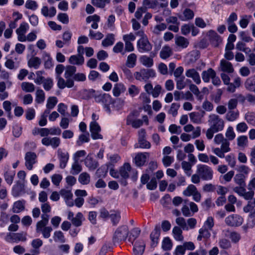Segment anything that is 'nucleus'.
Here are the masks:
<instances>
[{"label":"nucleus","mask_w":255,"mask_h":255,"mask_svg":"<svg viewBox=\"0 0 255 255\" xmlns=\"http://www.w3.org/2000/svg\"><path fill=\"white\" fill-rule=\"evenodd\" d=\"M208 123L209 128L207 129L206 136L208 139H211L215 133L223 130L225 122L216 114H210L208 117Z\"/></svg>","instance_id":"1"},{"label":"nucleus","mask_w":255,"mask_h":255,"mask_svg":"<svg viewBox=\"0 0 255 255\" xmlns=\"http://www.w3.org/2000/svg\"><path fill=\"white\" fill-rule=\"evenodd\" d=\"M95 101L103 106L105 111L107 113L109 114L111 113V105L114 104V100L111 95L106 93L100 94L95 97Z\"/></svg>","instance_id":"2"},{"label":"nucleus","mask_w":255,"mask_h":255,"mask_svg":"<svg viewBox=\"0 0 255 255\" xmlns=\"http://www.w3.org/2000/svg\"><path fill=\"white\" fill-rule=\"evenodd\" d=\"M196 172L201 176V179L203 180L209 181L213 178V170L207 165L198 164L196 166Z\"/></svg>","instance_id":"3"},{"label":"nucleus","mask_w":255,"mask_h":255,"mask_svg":"<svg viewBox=\"0 0 255 255\" xmlns=\"http://www.w3.org/2000/svg\"><path fill=\"white\" fill-rule=\"evenodd\" d=\"M119 174L121 177L127 179L130 177L133 180H136L137 178V172L132 169L128 163H125L119 169Z\"/></svg>","instance_id":"4"},{"label":"nucleus","mask_w":255,"mask_h":255,"mask_svg":"<svg viewBox=\"0 0 255 255\" xmlns=\"http://www.w3.org/2000/svg\"><path fill=\"white\" fill-rule=\"evenodd\" d=\"M135 79L139 81H147L149 78L156 77V72L152 69H141L139 71L134 73Z\"/></svg>","instance_id":"5"},{"label":"nucleus","mask_w":255,"mask_h":255,"mask_svg":"<svg viewBox=\"0 0 255 255\" xmlns=\"http://www.w3.org/2000/svg\"><path fill=\"white\" fill-rule=\"evenodd\" d=\"M137 48L139 52L144 53L150 51L152 45L149 42L147 37H143L137 40Z\"/></svg>","instance_id":"6"},{"label":"nucleus","mask_w":255,"mask_h":255,"mask_svg":"<svg viewBox=\"0 0 255 255\" xmlns=\"http://www.w3.org/2000/svg\"><path fill=\"white\" fill-rule=\"evenodd\" d=\"M128 235V229L127 226H122L116 231L113 239L115 241L126 240Z\"/></svg>","instance_id":"7"},{"label":"nucleus","mask_w":255,"mask_h":255,"mask_svg":"<svg viewBox=\"0 0 255 255\" xmlns=\"http://www.w3.org/2000/svg\"><path fill=\"white\" fill-rule=\"evenodd\" d=\"M41 143L45 146H50L52 148L55 149L60 145L61 143V140L59 137L57 136H46L44 137L41 139Z\"/></svg>","instance_id":"8"},{"label":"nucleus","mask_w":255,"mask_h":255,"mask_svg":"<svg viewBox=\"0 0 255 255\" xmlns=\"http://www.w3.org/2000/svg\"><path fill=\"white\" fill-rule=\"evenodd\" d=\"M29 29L28 24L25 22H22L19 27L16 30L17 35V39L20 42L26 41L25 33Z\"/></svg>","instance_id":"9"},{"label":"nucleus","mask_w":255,"mask_h":255,"mask_svg":"<svg viewBox=\"0 0 255 255\" xmlns=\"http://www.w3.org/2000/svg\"><path fill=\"white\" fill-rule=\"evenodd\" d=\"M90 130L93 139H102L103 136L100 134L101 128L99 125L95 122H91L90 124Z\"/></svg>","instance_id":"10"},{"label":"nucleus","mask_w":255,"mask_h":255,"mask_svg":"<svg viewBox=\"0 0 255 255\" xmlns=\"http://www.w3.org/2000/svg\"><path fill=\"white\" fill-rule=\"evenodd\" d=\"M226 223L230 226H239L243 223V219L238 215H232L225 219Z\"/></svg>","instance_id":"11"},{"label":"nucleus","mask_w":255,"mask_h":255,"mask_svg":"<svg viewBox=\"0 0 255 255\" xmlns=\"http://www.w3.org/2000/svg\"><path fill=\"white\" fill-rule=\"evenodd\" d=\"M233 191L235 193H237L239 196L244 197L246 200L251 199L254 195V191H247L246 189L242 186L235 187L233 189Z\"/></svg>","instance_id":"12"},{"label":"nucleus","mask_w":255,"mask_h":255,"mask_svg":"<svg viewBox=\"0 0 255 255\" xmlns=\"http://www.w3.org/2000/svg\"><path fill=\"white\" fill-rule=\"evenodd\" d=\"M37 156L36 154L32 152H28L25 156V165L27 169L31 170L33 168V165L35 164L37 160Z\"/></svg>","instance_id":"13"},{"label":"nucleus","mask_w":255,"mask_h":255,"mask_svg":"<svg viewBox=\"0 0 255 255\" xmlns=\"http://www.w3.org/2000/svg\"><path fill=\"white\" fill-rule=\"evenodd\" d=\"M145 244L142 239H138L133 244V252L134 255H142L144 251Z\"/></svg>","instance_id":"14"},{"label":"nucleus","mask_w":255,"mask_h":255,"mask_svg":"<svg viewBox=\"0 0 255 255\" xmlns=\"http://www.w3.org/2000/svg\"><path fill=\"white\" fill-rule=\"evenodd\" d=\"M149 155V154L147 152L137 153L134 158V162L135 165L137 166H143L146 162Z\"/></svg>","instance_id":"15"},{"label":"nucleus","mask_w":255,"mask_h":255,"mask_svg":"<svg viewBox=\"0 0 255 255\" xmlns=\"http://www.w3.org/2000/svg\"><path fill=\"white\" fill-rule=\"evenodd\" d=\"M58 158L59 160V166L61 169L66 167L69 158V153L66 151H58Z\"/></svg>","instance_id":"16"},{"label":"nucleus","mask_w":255,"mask_h":255,"mask_svg":"<svg viewBox=\"0 0 255 255\" xmlns=\"http://www.w3.org/2000/svg\"><path fill=\"white\" fill-rule=\"evenodd\" d=\"M185 75L186 77L191 78L196 84H199L201 82L199 73L194 68L187 70L185 72Z\"/></svg>","instance_id":"17"},{"label":"nucleus","mask_w":255,"mask_h":255,"mask_svg":"<svg viewBox=\"0 0 255 255\" xmlns=\"http://www.w3.org/2000/svg\"><path fill=\"white\" fill-rule=\"evenodd\" d=\"M57 79V86L59 88L63 89L65 87L71 88L74 86L73 80H65L61 76H56Z\"/></svg>","instance_id":"18"},{"label":"nucleus","mask_w":255,"mask_h":255,"mask_svg":"<svg viewBox=\"0 0 255 255\" xmlns=\"http://www.w3.org/2000/svg\"><path fill=\"white\" fill-rule=\"evenodd\" d=\"M60 194L61 196L64 198L67 206L72 207L74 205V202L72 199L73 194L70 191L62 190L60 192Z\"/></svg>","instance_id":"19"},{"label":"nucleus","mask_w":255,"mask_h":255,"mask_svg":"<svg viewBox=\"0 0 255 255\" xmlns=\"http://www.w3.org/2000/svg\"><path fill=\"white\" fill-rule=\"evenodd\" d=\"M42 60L45 69H50L53 67V61L49 53L44 52L42 54Z\"/></svg>","instance_id":"20"},{"label":"nucleus","mask_w":255,"mask_h":255,"mask_svg":"<svg viewBox=\"0 0 255 255\" xmlns=\"http://www.w3.org/2000/svg\"><path fill=\"white\" fill-rule=\"evenodd\" d=\"M220 69L222 71L228 73L234 72V68L231 63L224 59H222L220 61Z\"/></svg>","instance_id":"21"},{"label":"nucleus","mask_w":255,"mask_h":255,"mask_svg":"<svg viewBox=\"0 0 255 255\" xmlns=\"http://www.w3.org/2000/svg\"><path fill=\"white\" fill-rule=\"evenodd\" d=\"M175 44L179 48L181 49L186 48L189 44V40L184 37L179 36L175 38Z\"/></svg>","instance_id":"22"},{"label":"nucleus","mask_w":255,"mask_h":255,"mask_svg":"<svg viewBox=\"0 0 255 255\" xmlns=\"http://www.w3.org/2000/svg\"><path fill=\"white\" fill-rule=\"evenodd\" d=\"M126 90L125 85L122 83H118L114 85L113 89V94L114 96L119 97L121 94L124 93Z\"/></svg>","instance_id":"23"},{"label":"nucleus","mask_w":255,"mask_h":255,"mask_svg":"<svg viewBox=\"0 0 255 255\" xmlns=\"http://www.w3.org/2000/svg\"><path fill=\"white\" fill-rule=\"evenodd\" d=\"M216 73V72L212 68H209L206 71H203L202 73V78L203 81L205 83H209L210 79H212Z\"/></svg>","instance_id":"24"},{"label":"nucleus","mask_w":255,"mask_h":255,"mask_svg":"<svg viewBox=\"0 0 255 255\" xmlns=\"http://www.w3.org/2000/svg\"><path fill=\"white\" fill-rule=\"evenodd\" d=\"M68 61L71 64L81 65L84 62V58L81 55H73L70 57Z\"/></svg>","instance_id":"25"},{"label":"nucleus","mask_w":255,"mask_h":255,"mask_svg":"<svg viewBox=\"0 0 255 255\" xmlns=\"http://www.w3.org/2000/svg\"><path fill=\"white\" fill-rule=\"evenodd\" d=\"M41 13L45 17H52L55 15L56 10L54 7L48 8L47 6H43L41 9Z\"/></svg>","instance_id":"26"},{"label":"nucleus","mask_w":255,"mask_h":255,"mask_svg":"<svg viewBox=\"0 0 255 255\" xmlns=\"http://www.w3.org/2000/svg\"><path fill=\"white\" fill-rule=\"evenodd\" d=\"M58 102V100L55 97H50L48 98L46 103V109L45 111V114H49L51 110L53 109Z\"/></svg>","instance_id":"27"},{"label":"nucleus","mask_w":255,"mask_h":255,"mask_svg":"<svg viewBox=\"0 0 255 255\" xmlns=\"http://www.w3.org/2000/svg\"><path fill=\"white\" fill-rule=\"evenodd\" d=\"M207 35L209 37L210 40L216 46L222 42L221 37L214 30H209L207 33Z\"/></svg>","instance_id":"28"},{"label":"nucleus","mask_w":255,"mask_h":255,"mask_svg":"<svg viewBox=\"0 0 255 255\" xmlns=\"http://www.w3.org/2000/svg\"><path fill=\"white\" fill-rule=\"evenodd\" d=\"M49 221L48 216L47 215H43L42 216V220L38 222L36 224V232L40 233L43 229L46 227Z\"/></svg>","instance_id":"29"},{"label":"nucleus","mask_w":255,"mask_h":255,"mask_svg":"<svg viewBox=\"0 0 255 255\" xmlns=\"http://www.w3.org/2000/svg\"><path fill=\"white\" fill-rule=\"evenodd\" d=\"M41 63V59L39 57L33 56L28 60L27 65L29 68L37 69L39 68Z\"/></svg>","instance_id":"30"},{"label":"nucleus","mask_w":255,"mask_h":255,"mask_svg":"<svg viewBox=\"0 0 255 255\" xmlns=\"http://www.w3.org/2000/svg\"><path fill=\"white\" fill-rule=\"evenodd\" d=\"M211 230L202 226V228L199 230V235L197 238V240L200 241L202 240V238H209L211 236Z\"/></svg>","instance_id":"31"},{"label":"nucleus","mask_w":255,"mask_h":255,"mask_svg":"<svg viewBox=\"0 0 255 255\" xmlns=\"http://www.w3.org/2000/svg\"><path fill=\"white\" fill-rule=\"evenodd\" d=\"M172 235L174 239L177 241L182 242L184 240L182 229L178 226H175L173 228Z\"/></svg>","instance_id":"32"},{"label":"nucleus","mask_w":255,"mask_h":255,"mask_svg":"<svg viewBox=\"0 0 255 255\" xmlns=\"http://www.w3.org/2000/svg\"><path fill=\"white\" fill-rule=\"evenodd\" d=\"M140 63L146 67L149 68L153 66V60L152 58L147 55H142L139 58Z\"/></svg>","instance_id":"33"},{"label":"nucleus","mask_w":255,"mask_h":255,"mask_svg":"<svg viewBox=\"0 0 255 255\" xmlns=\"http://www.w3.org/2000/svg\"><path fill=\"white\" fill-rule=\"evenodd\" d=\"M76 71V68L74 66L69 65L65 67L64 77L66 80H73L71 77Z\"/></svg>","instance_id":"34"},{"label":"nucleus","mask_w":255,"mask_h":255,"mask_svg":"<svg viewBox=\"0 0 255 255\" xmlns=\"http://www.w3.org/2000/svg\"><path fill=\"white\" fill-rule=\"evenodd\" d=\"M172 54V51L170 47L165 45L162 48L160 52V57L162 59H165L170 57Z\"/></svg>","instance_id":"35"},{"label":"nucleus","mask_w":255,"mask_h":255,"mask_svg":"<svg viewBox=\"0 0 255 255\" xmlns=\"http://www.w3.org/2000/svg\"><path fill=\"white\" fill-rule=\"evenodd\" d=\"M115 38L114 34H108L106 38L102 41V45L104 47H108L112 45L115 42Z\"/></svg>","instance_id":"36"},{"label":"nucleus","mask_w":255,"mask_h":255,"mask_svg":"<svg viewBox=\"0 0 255 255\" xmlns=\"http://www.w3.org/2000/svg\"><path fill=\"white\" fill-rule=\"evenodd\" d=\"M140 93V88L133 84H130L128 87V93L130 97L133 98Z\"/></svg>","instance_id":"37"},{"label":"nucleus","mask_w":255,"mask_h":255,"mask_svg":"<svg viewBox=\"0 0 255 255\" xmlns=\"http://www.w3.org/2000/svg\"><path fill=\"white\" fill-rule=\"evenodd\" d=\"M127 124L130 125L132 127L137 128L142 125V121L141 120H133L131 117H128L127 119Z\"/></svg>","instance_id":"38"},{"label":"nucleus","mask_w":255,"mask_h":255,"mask_svg":"<svg viewBox=\"0 0 255 255\" xmlns=\"http://www.w3.org/2000/svg\"><path fill=\"white\" fill-rule=\"evenodd\" d=\"M21 89L26 93H32L35 90L34 85L30 82H23L21 84Z\"/></svg>","instance_id":"39"},{"label":"nucleus","mask_w":255,"mask_h":255,"mask_svg":"<svg viewBox=\"0 0 255 255\" xmlns=\"http://www.w3.org/2000/svg\"><path fill=\"white\" fill-rule=\"evenodd\" d=\"M137 56L134 53L130 54L127 58L126 65L128 68H133L136 65Z\"/></svg>","instance_id":"40"},{"label":"nucleus","mask_w":255,"mask_h":255,"mask_svg":"<svg viewBox=\"0 0 255 255\" xmlns=\"http://www.w3.org/2000/svg\"><path fill=\"white\" fill-rule=\"evenodd\" d=\"M143 7L146 9L147 8H155L158 5V2L157 0H143Z\"/></svg>","instance_id":"41"},{"label":"nucleus","mask_w":255,"mask_h":255,"mask_svg":"<svg viewBox=\"0 0 255 255\" xmlns=\"http://www.w3.org/2000/svg\"><path fill=\"white\" fill-rule=\"evenodd\" d=\"M24 209V203L21 201H17L13 203L12 211L13 213H19Z\"/></svg>","instance_id":"42"},{"label":"nucleus","mask_w":255,"mask_h":255,"mask_svg":"<svg viewBox=\"0 0 255 255\" xmlns=\"http://www.w3.org/2000/svg\"><path fill=\"white\" fill-rule=\"evenodd\" d=\"M45 99L44 91L41 89H37L35 93V101L37 104H42Z\"/></svg>","instance_id":"43"},{"label":"nucleus","mask_w":255,"mask_h":255,"mask_svg":"<svg viewBox=\"0 0 255 255\" xmlns=\"http://www.w3.org/2000/svg\"><path fill=\"white\" fill-rule=\"evenodd\" d=\"M160 236V232L157 229H155L150 234V239L151 240V246L155 247L158 242V239Z\"/></svg>","instance_id":"44"},{"label":"nucleus","mask_w":255,"mask_h":255,"mask_svg":"<svg viewBox=\"0 0 255 255\" xmlns=\"http://www.w3.org/2000/svg\"><path fill=\"white\" fill-rule=\"evenodd\" d=\"M161 248L164 251H170L172 248V241L169 237L163 238L161 243Z\"/></svg>","instance_id":"45"},{"label":"nucleus","mask_w":255,"mask_h":255,"mask_svg":"<svg viewBox=\"0 0 255 255\" xmlns=\"http://www.w3.org/2000/svg\"><path fill=\"white\" fill-rule=\"evenodd\" d=\"M181 166L185 174L187 176H190L192 173V165L189 162L184 161L181 163Z\"/></svg>","instance_id":"46"},{"label":"nucleus","mask_w":255,"mask_h":255,"mask_svg":"<svg viewBox=\"0 0 255 255\" xmlns=\"http://www.w3.org/2000/svg\"><path fill=\"white\" fill-rule=\"evenodd\" d=\"M78 181L83 185H87L90 183V176L86 172H83L80 174Z\"/></svg>","instance_id":"47"},{"label":"nucleus","mask_w":255,"mask_h":255,"mask_svg":"<svg viewBox=\"0 0 255 255\" xmlns=\"http://www.w3.org/2000/svg\"><path fill=\"white\" fill-rule=\"evenodd\" d=\"M197 191L196 186L193 184L189 185L183 191V195L187 197L192 196Z\"/></svg>","instance_id":"48"},{"label":"nucleus","mask_w":255,"mask_h":255,"mask_svg":"<svg viewBox=\"0 0 255 255\" xmlns=\"http://www.w3.org/2000/svg\"><path fill=\"white\" fill-rule=\"evenodd\" d=\"M189 118L191 121L194 124H199L202 123V117L199 113L192 112L190 113Z\"/></svg>","instance_id":"49"},{"label":"nucleus","mask_w":255,"mask_h":255,"mask_svg":"<svg viewBox=\"0 0 255 255\" xmlns=\"http://www.w3.org/2000/svg\"><path fill=\"white\" fill-rule=\"evenodd\" d=\"M251 17L252 16L249 15L241 16L239 21V25L240 27L242 28H246L248 26Z\"/></svg>","instance_id":"50"},{"label":"nucleus","mask_w":255,"mask_h":255,"mask_svg":"<svg viewBox=\"0 0 255 255\" xmlns=\"http://www.w3.org/2000/svg\"><path fill=\"white\" fill-rule=\"evenodd\" d=\"M15 174V171L12 170H8L4 173V179L7 184L11 185L12 183Z\"/></svg>","instance_id":"51"},{"label":"nucleus","mask_w":255,"mask_h":255,"mask_svg":"<svg viewBox=\"0 0 255 255\" xmlns=\"http://www.w3.org/2000/svg\"><path fill=\"white\" fill-rule=\"evenodd\" d=\"M245 87L247 90L255 92V83H254V78L250 77L248 78L245 83Z\"/></svg>","instance_id":"52"},{"label":"nucleus","mask_w":255,"mask_h":255,"mask_svg":"<svg viewBox=\"0 0 255 255\" xmlns=\"http://www.w3.org/2000/svg\"><path fill=\"white\" fill-rule=\"evenodd\" d=\"M246 176L242 173L236 174L234 178L235 182L240 186L245 185Z\"/></svg>","instance_id":"53"},{"label":"nucleus","mask_w":255,"mask_h":255,"mask_svg":"<svg viewBox=\"0 0 255 255\" xmlns=\"http://www.w3.org/2000/svg\"><path fill=\"white\" fill-rule=\"evenodd\" d=\"M84 219V218L83 214L79 212L76 214L74 219H72V223L74 226L79 227L82 225V222Z\"/></svg>","instance_id":"54"},{"label":"nucleus","mask_w":255,"mask_h":255,"mask_svg":"<svg viewBox=\"0 0 255 255\" xmlns=\"http://www.w3.org/2000/svg\"><path fill=\"white\" fill-rule=\"evenodd\" d=\"M237 145L242 148H244L248 145V139L246 135H241L237 137Z\"/></svg>","instance_id":"55"},{"label":"nucleus","mask_w":255,"mask_h":255,"mask_svg":"<svg viewBox=\"0 0 255 255\" xmlns=\"http://www.w3.org/2000/svg\"><path fill=\"white\" fill-rule=\"evenodd\" d=\"M82 170V167L77 159L74 160V163L72 165L71 173L73 175L78 174Z\"/></svg>","instance_id":"56"},{"label":"nucleus","mask_w":255,"mask_h":255,"mask_svg":"<svg viewBox=\"0 0 255 255\" xmlns=\"http://www.w3.org/2000/svg\"><path fill=\"white\" fill-rule=\"evenodd\" d=\"M44 74V71L39 70L36 71L35 72L36 78L34 79V83L38 85L41 84L43 81L45 79L43 76Z\"/></svg>","instance_id":"57"},{"label":"nucleus","mask_w":255,"mask_h":255,"mask_svg":"<svg viewBox=\"0 0 255 255\" xmlns=\"http://www.w3.org/2000/svg\"><path fill=\"white\" fill-rule=\"evenodd\" d=\"M194 17V13L192 10L190 9L186 8L184 10L183 16L180 17V18L183 21L188 20L193 18Z\"/></svg>","instance_id":"58"},{"label":"nucleus","mask_w":255,"mask_h":255,"mask_svg":"<svg viewBox=\"0 0 255 255\" xmlns=\"http://www.w3.org/2000/svg\"><path fill=\"white\" fill-rule=\"evenodd\" d=\"M226 139L229 140H233L236 137V133L234 131L233 128L232 127H229L225 132Z\"/></svg>","instance_id":"59"},{"label":"nucleus","mask_w":255,"mask_h":255,"mask_svg":"<svg viewBox=\"0 0 255 255\" xmlns=\"http://www.w3.org/2000/svg\"><path fill=\"white\" fill-rule=\"evenodd\" d=\"M187 203V200H184V204L181 208V211L183 215L185 217H191L193 215V214L191 212L189 208V206Z\"/></svg>","instance_id":"60"},{"label":"nucleus","mask_w":255,"mask_h":255,"mask_svg":"<svg viewBox=\"0 0 255 255\" xmlns=\"http://www.w3.org/2000/svg\"><path fill=\"white\" fill-rule=\"evenodd\" d=\"M25 7L27 9L34 11L37 9L38 5L35 0H27L25 3Z\"/></svg>","instance_id":"61"},{"label":"nucleus","mask_w":255,"mask_h":255,"mask_svg":"<svg viewBox=\"0 0 255 255\" xmlns=\"http://www.w3.org/2000/svg\"><path fill=\"white\" fill-rule=\"evenodd\" d=\"M180 106L179 103H172L168 110V114L172 115L173 117H176L178 114V111Z\"/></svg>","instance_id":"62"},{"label":"nucleus","mask_w":255,"mask_h":255,"mask_svg":"<svg viewBox=\"0 0 255 255\" xmlns=\"http://www.w3.org/2000/svg\"><path fill=\"white\" fill-rule=\"evenodd\" d=\"M185 77L182 76L181 77H178V78L175 79V81L176 83V88L179 90H182L184 89L186 85V83L185 81Z\"/></svg>","instance_id":"63"},{"label":"nucleus","mask_w":255,"mask_h":255,"mask_svg":"<svg viewBox=\"0 0 255 255\" xmlns=\"http://www.w3.org/2000/svg\"><path fill=\"white\" fill-rule=\"evenodd\" d=\"M245 119L249 124L254 126H255V113H247L245 115Z\"/></svg>","instance_id":"64"}]
</instances>
